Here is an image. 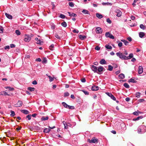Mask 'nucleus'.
<instances>
[{
  "label": "nucleus",
  "instance_id": "25",
  "mask_svg": "<svg viewBox=\"0 0 146 146\" xmlns=\"http://www.w3.org/2000/svg\"><path fill=\"white\" fill-rule=\"evenodd\" d=\"M48 116L46 117H45L44 116H42L41 118V121H44V120H47L48 119Z\"/></svg>",
  "mask_w": 146,
  "mask_h": 146
},
{
  "label": "nucleus",
  "instance_id": "55",
  "mask_svg": "<svg viewBox=\"0 0 146 146\" xmlns=\"http://www.w3.org/2000/svg\"><path fill=\"white\" fill-rule=\"evenodd\" d=\"M41 40L40 39H39L36 42V43L38 44H41Z\"/></svg>",
  "mask_w": 146,
  "mask_h": 146
},
{
  "label": "nucleus",
  "instance_id": "50",
  "mask_svg": "<svg viewBox=\"0 0 146 146\" xmlns=\"http://www.w3.org/2000/svg\"><path fill=\"white\" fill-rule=\"evenodd\" d=\"M95 49L98 50H99L100 49V48L98 46H96L95 47Z\"/></svg>",
  "mask_w": 146,
  "mask_h": 146
},
{
  "label": "nucleus",
  "instance_id": "54",
  "mask_svg": "<svg viewBox=\"0 0 146 146\" xmlns=\"http://www.w3.org/2000/svg\"><path fill=\"white\" fill-rule=\"evenodd\" d=\"M47 61L46 59V58H44L43 59V63H46L47 62Z\"/></svg>",
  "mask_w": 146,
  "mask_h": 146
},
{
  "label": "nucleus",
  "instance_id": "2",
  "mask_svg": "<svg viewBox=\"0 0 146 146\" xmlns=\"http://www.w3.org/2000/svg\"><path fill=\"white\" fill-rule=\"evenodd\" d=\"M116 55L117 56L119 57V58L123 60H125L126 58V56L123 55L121 52H119L116 53Z\"/></svg>",
  "mask_w": 146,
  "mask_h": 146
},
{
  "label": "nucleus",
  "instance_id": "12",
  "mask_svg": "<svg viewBox=\"0 0 146 146\" xmlns=\"http://www.w3.org/2000/svg\"><path fill=\"white\" fill-rule=\"evenodd\" d=\"M21 112L25 114H28L29 112L28 111L26 110H21Z\"/></svg>",
  "mask_w": 146,
  "mask_h": 146
},
{
  "label": "nucleus",
  "instance_id": "51",
  "mask_svg": "<svg viewBox=\"0 0 146 146\" xmlns=\"http://www.w3.org/2000/svg\"><path fill=\"white\" fill-rule=\"evenodd\" d=\"M134 115H139V113L137 111H135L133 113Z\"/></svg>",
  "mask_w": 146,
  "mask_h": 146
},
{
  "label": "nucleus",
  "instance_id": "41",
  "mask_svg": "<svg viewBox=\"0 0 146 146\" xmlns=\"http://www.w3.org/2000/svg\"><path fill=\"white\" fill-rule=\"evenodd\" d=\"M70 15H71V17H76L77 16V15L76 14H75L74 13H71Z\"/></svg>",
  "mask_w": 146,
  "mask_h": 146
},
{
  "label": "nucleus",
  "instance_id": "30",
  "mask_svg": "<svg viewBox=\"0 0 146 146\" xmlns=\"http://www.w3.org/2000/svg\"><path fill=\"white\" fill-rule=\"evenodd\" d=\"M11 115H10L11 117H13L15 115V112L12 110L11 111Z\"/></svg>",
  "mask_w": 146,
  "mask_h": 146
},
{
  "label": "nucleus",
  "instance_id": "7",
  "mask_svg": "<svg viewBox=\"0 0 146 146\" xmlns=\"http://www.w3.org/2000/svg\"><path fill=\"white\" fill-rule=\"evenodd\" d=\"M102 29L100 27H97L96 28V31L98 34L102 33Z\"/></svg>",
  "mask_w": 146,
  "mask_h": 146
},
{
  "label": "nucleus",
  "instance_id": "59",
  "mask_svg": "<svg viewBox=\"0 0 146 146\" xmlns=\"http://www.w3.org/2000/svg\"><path fill=\"white\" fill-rule=\"evenodd\" d=\"M106 94L108 96H109V97H111V96H112V94L111 93H108V92H107L106 93Z\"/></svg>",
  "mask_w": 146,
  "mask_h": 146
},
{
  "label": "nucleus",
  "instance_id": "11",
  "mask_svg": "<svg viewBox=\"0 0 146 146\" xmlns=\"http://www.w3.org/2000/svg\"><path fill=\"white\" fill-rule=\"evenodd\" d=\"M99 89V88L98 86H94L92 87V90L93 91H95L98 90Z\"/></svg>",
  "mask_w": 146,
  "mask_h": 146
},
{
  "label": "nucleus",
  "instance_id": "3",
  "mask_svg": "<svg viewBox=\"0 0 146 146\" xmlns=\"http://www.w3.org/2000/svg\"><path fill=\"white\" fill-rule=\"evenodd\" d=\"M31 39V36L29 35H25L24 36V40L26 42H29Z\"/></svg>",
  "mask_w": 146,
  "mask_h": 146
},
{
  "label": "nucleus",
  "instance_id": "10",
  "mask_svg": "<svg viewBox=\"0 0 146 146\" xmlns=\"http://www.w3.org/2000/svg\"><path fill=\"white\" fill-rule=\"evenodd\" d=\"M143 72V68L142 66H140L139 67L138 73L139 74H142Z\"/></svg>",
  "mask_w": 146,
  "mask_h": 146
},
{
  "label": "nucleus",
  "instance_id": "18",
  "mask_svg": "<svg viewBox=\"0 0 146 146\" xmlns=\"http://www.w3.org/2000/svg\"><path fill=\"white\" fill-rule=\"evenodd\" d=\"M79 38L81 40H83L86 38L85 36H82L81 35H80L79 36Z\"/></svg>",
  "mask_w": 146,
  "mask_h": 146
},
{
  "label": "nucleus",
  "instance_id": "44",
  "mask_svg": "<svg viewBox=\"0 0 146 146\" xmlns=\"http://www.w3.org/2000/svg\"><path fill=\"white\" fill-rule=\"evenodd\" d=\"M54 47V45L53 44H52L50 46H49V48L51 50H52L53 49L52 48H53Z\"/></svg>",
  "mask_w": 146,
  "mask_h": 146
},
{
  "label": "nucleus",
  "instance_id": "16",
  "mask_svg": "<svg viewBox=\"0 0 146 146\" xmlns=\"http://www.w3.org/2000/svg\"><path fill=\"white\" fill-rule=\"evenodd\" d=\"M5 15L6 16V17L8 19H12L13 17L11 15H10L9 14L7 13H5Z\"/></svg>",
  "mask_w": 146,
  "mask_h": 146
},
{
  "label": "nucleus",
  "instance_id": "47",
  "mask_svg": "<svg viewBox=\"0 0 146 146\" xmlns=\"http://www.w3.org/2000/svg\"><path fill=\"white\" fill-rule=\"evenodd\" d=\"M68 108L69 109H74V106H70L69 105Z\"/></svg>",
  "mask_w": 146,
  "mask_h": 146
},
{
  "label": "nucleus",
  "instance_id": "24",
  "mask_svg": "<svg viewBox=\"0 0 146 146\" xmlns=\"http://www.w3.org/2000/svg\"><path fill=\"white\" fill-rule=\"evenodd\" d=\"M96 15L97 17L99 19H101L103 17L102 15L100 14L99 13H96Z\"/></svg>",
  "mask_w": 146,
  "mask_h": 146
},
{
  "label": "nucleus",
  "instance_id": "64",
  "mask_svg": "<svg viewBox=\"0 0 146 146\" xmlns=\"http://www.w3.org/2000/svg\"><path fill=\"white\" fill-rule=\"evenodd\" d=\"M125 100L127 102H129L130 101V98L127 97L125 98Z\"/></svg>",
  "mask_w": 146,
  "mask_h": 146
},
{
  "label": "nucleus",
  "instance_id": "23",
  "mask_svg": "<svg viewBox=\"0 0 146 146\" xmlns=\"http://www.w3.org/2000/svg\"><path fill=\"white\" fill-rule=\"evenodd\" d=\"M62 104L64 108H68L69 105L67 104L66 103L63 102L62 103Z\"/></svg>",
  "mask_w": 146,
  "mask_h": 146
},
{
  "label": "nucleus",
  "instance_id": "6",
  "mask_svg": "<svg viewBox=\"0 0 146 146\" xmlns=\"http://www.w3.org/2000/svg\"><path fill=\"white\" fill-rule=\"evenodd\" d=\"M92 70L94 71V73L97 72L98 70L97 67L94 65H92L91 66V67Z\"/></svg>",
  "mask_w": 146,
  "mask_h": 146
},
{
  "label": "nucleus",
  "instance_id": "4",
  "mask_svg": "<svg viewBox=\"0 0 146 146\" xmlns=\"http://www.w3.org/2000/svg\"><path fill=\"white\" fill-rule=\"evenodd\" d=\"M88 141L90 143H96L98 142V140L97 139H96L94 137L92 138L91 140L88 139Z\"/></svg>",
  "mask_w": 146,
  "mask_h": 146
},
{
  "label": "nucleus",
  "instance_id": "46",
  "mask_svg": "<svg viewBox=\"0 0 146 146\" xmlns=\"http://www.w3.org/2000/svg\"><path fill=\"white\" fill-rule=\"evenodd\" d=\"M69 94L68 92H66L64 93V96L67 97L69 96Z\"/></svg>",
  "mask_w": 146,
  "mask_h": 146
},
{
  "label": "nucleus",
  "instance_id": "20",
  "mask_svg": "<svg viewBox=\"0 0 146 146\" xmlns=\"http://www.w3.org/2000/svg\"><path fill=\"white\" fill-rule=\"evenodd\" d=\"M106 63V62L105 60L104 59H102L100 61V63L102 64H105Z\"/></svg>",
  "mask_w": 146,
  "mask_h": 146
},
{
  "label": "nucleus",
  "instance_id": "49",
  "mask_svg": "<svg viewBox=\"0 0 146 146\" xmlns=\"http://www.w3.org/2000/svg\"><path fill=\"white\" fill-rule=\"evenodd\" d=\"M111 99H112L113 100H116V98L114 96H113V95H112V96H111Z\"/></svg>",
  "mask_w": 146,
  "mask_h": 146
},
{
  "label": "nucleus",
  "instance_id": "28",
  "mask_svg": "<svg viewBox=\"0 0 146 146\" xmlns=\"http://www.w3.org/2000/svg\"><path fill=\"white\" fill-rule=\"evenodd\" d=\"M35 88H34L32 87H29L28 88V90H30L31 91H34L35 90Z\"/></svg>",
  "mask_w": 146,
  "mask_h": 146
},
{
  "label": "nucleus",
  "instance_id": "38",
  "mask_svg": "<svg viewBox=\"0 0 146 146\" xmlns=\"http://www.w3.org/2000/svg\"><path fill=\"white\" fill-rule=\"evenodd\" d=\"M51 26V28L52 29H55V25L53 23H51L50 24Z\"/></svg>",
  "mask_w": 146,
  "mask_h": 146
},
{
  "label": "nucleus",
  "instance_id": "33",
  "mask_svg": "<svg viewBox=\"0 0 146 146\" xmlns=\"http://www.w3.org/2000/svg\"><path fill=\"white\" fill-rule=\"evenodd\" d=\"M142 118V116L138 117L137 118L133 119V120L134 121H137L139 120L140 119H141Z\"/></svg>",
  "mask_w": 146,
  "mask_h": 146
},
{
  "label": "nucleus",
  "instance_id": "1",
  "mask_svg": "<svg viewBox=\"0 0 146 146\" xmlns=\"http://www.w3.org/2000/svg\"><path fill=\"white\" fill-rule=\"evenodd\" d=\"M146 131V127L143 125L139 126L137 129V132L139 133H143Z\"/></svg>",
  "mask_w": 146,
  "mask_h": 146
},
{
  "label": "nucleus",
  "instance_id": "61",
  "mask_svg": "<svg viewBox=\"0 0 146 146\" xmlns=\"http://www.w3.org/2000/svg\"><path fill=\"white\" fill-rule=\"evenodd\" d=\"M32 83L34 85H36L37 84V82L36 80H34L32 82Z\"/></svg>",
  "mask_w": 146,
  "mask_h": 146
},
{
  "label": "nucleus",
  "instance_id": "21",
  "mask_svg": "<svg viewBox=\"0 0 146 146\" xmlns=\"http://www.w3.org/2000/svg\"><path fill=\"white\" fill-rule=\"evenodd\" d=\"M50 129L49 128H45L44 130V132L46 133H48L50 131Z\"/></svg>",
  "mask_w": 146,
  "mask_h": 146
},
{
  "label": "nucleus",
  "instance_id": "40",
  "mask_svg": "<svg viewBox=\"0 0 146 146\" xmlns=\"http://www.w3.org/2000/svg\"><path fill=\"white\" fill-rule=\"evenodd\" d=\"M59 17L62 19H64L66 16L65 15L62 14H60Z\"/></svg>",
  "mask_w": 146,
  "mask_h": 146
},
{
  "label": "nucleus",
  "instance_id": "62",
  "mask_svg": "<svg viewBox=\"0 0 146 146\" xmlns=\"http://www.w3.org/2000/svg\"><path fill=\"white\" fill-rule=\"evenodd\" d=\"M10 46L11 48H13L15 47V45L13 44H10Z\"/></svg>",
  "mask_w": 146,
  "mask_h": 146
},
{
  "label": "nucleus",
  "instance_id": "52",
  "mask_svg": "<svg viewBox=\"0 0 146 146\" xmlns=\"http://www.w3.org/2000/svg\"><path fill=\"white\" fill-rule=\"evenodd\" d=\"M118 46L119 47H121L122 46V43L121 42H119L118 44Z\"/></svg>",
  "mask_w": 146,
  "mask_h": 146
},
{
  "label": "nucleus",
  "instance_id": "45",
  "mask_svg": "<svg viewBox=\"0 0 146 146\" xmlns=\"http://www.w3.org/2000/svg\"><path fill=\"white\" fill-rule=\"evenodd\" d=\"M72 32L74 33H79V31L77 30L74 29L73 30Z\"/></svg>",
  "mask_w": 146,
  "mask_h": 146
},
{
  "label": "nucleus",
  "instance_id": "9",
  "mask_svg": "<svg viewBox=\"0 0 146 146\" xmlns=\"http://www.w3.org/2000/svg\"><path fill=\"white\" fill-rule=\"evenodd\" d=\"M104 69V67L101 66H100L98 68V70L97 71V73H99V72H101L103 71V70Z\"/></svg>",
  "mask_w": 146,
  "mask_h": 146
},
{
  "label": "nucleus",
  "instance_id": "29",
  "mask_svg": "<svg viewBox=\"0 0 146 146\" xmlns=\"http://www.w3.org/2000/svg\"><path fill=\"white\" fill-rule=\"evenodd\" d=\"M105 47L108 49H111L112 48V47L111 46L109 45H106L105 46Z\"/></svg>",
  "mask_w": 146,
  "mask_h": 146
},
{
  "label": "nucleus",
  "instance_id": "34",
  "mask_svg": "<svg viewBox=\"0 0 146 146\" xmlns=\"http://www.w3.org/2000/svg\"><path fill=\"white\" fill-rule=\"evenodd\" d=\"M15 33L17 35H21L20 32L18 30H17L15 31Z\"/></svg>",
  "mask_w": 146,
  "mask_h": 146
},
{
  "label": "nucleus",
  "instance_id": "36",
  "mask_svg": "<svg viewBox=\"0 0 146 146\" xmlns=\"http://www.w3.org/2000/svg\"><path fill=\"white\" fill-rule=\"evenodd\" d=\"M140 28H141L143 30L145 29V26L144 25H143V24H141L140 25Z\"/></svg>",
  "mask_w": 146,
  "mask_h": 146
},
{
  "label": "nucleus",
  "instance_id": "56",
  "mask_svg": "<svg viewBox=\"0 0 146 146\" xmlns=\"http://www.w3.org/2000/svg\"><path fill=\"white\" fill-rule=\"evenodd\" d=\"M83 92L85 95H88L89 94V93L88 91H83Z\"/></svg>",
  "mask_w": 146,
  "mask_h": 146
},
{
  "label": "nucleus",
  "instance_id": "63",
  "mask_svg": "<svg viewBox=\"0 0 146 146\" xmlns=\"http://www.w3.org/2000/svg\"><path fill=\"white\" fill-rule=\"evenodd\" d=\"M8 88L11 91H13L14 90V88H11V87H8Z\"/></svg>",
  "mask_w": 146,
  "mask_h": 146
},
{
  "label": "nucleus",
  "instance_id": "48",
  "mask_svg": "<svg viewBox=\"0 0 146 146\" xmlns=\"http://www.w3.org/2000/svg\"><path fill=\"white\" fill-rule=\"evenodd\" d=\"M55 37L57 38L58 39H60V37L57 34H55Z\"/></svg>",
  "mask_w": 146,
  "mask_h": 146
},
{
  "label": "nucleus",
  "instance_id": "35",
  "mask_svg": "<svg viewBox=\"0 0 146 146\" xmlns=\"http://www.w3.org/2000/svg\"><path fill=\"white\" fill-rule=\"evenodd\" d=\"M124 86L126 88H129V85L126 83H125L123 84Z\"/></svg>",
  "mask_w": 146,
  "mask_h": 146
},
{
  "label": "nucleus",
  "instance_id": "37",
  "mask_svg": "<svg viewBox=\"0 0 146 146\" xmlns=\"http://www.w3.org/2000/svg\"><path fill=\"white\" fill-rule=\"evenodd\" d=\"M3 28L2 26H0V33H3Z\"/></svg>",
  "mask_w": 146,
  "mask_h": 146
},
{
  "label": "nucleus",
  "instance_id": "13",
  "mask_svg": "<svg viewBox=\"0 0 146 146\" xmlns=\"http://www.w3.org/2000/svg\"><path fill=\"white\" fill-rule=\"evenodd\" d=\"M129 82H131L133 83H136L137 82V81L135 80L134 78H131L130 79L129 81Z\"/></svg>",
  "mask_w": 146,
  "mask_h": 146
},
{
  "label": "nucleus",
  "instance_id": "39",
  "mask_svg": "<svg viewBox=\"0 0 146 146\" xmlns=\"http://www.w3.org/2000/svg\"><path fill=\"white\" fill-rule=\"evenodd\" d=\"M48 77L49 79V81L50 82L54 80V78L50 76H48Z\"/></svg>",
  "mask_w": 146,
  "mask_h": 146
},
{
  "label": "nucleus",
  "instance_id": "42",
  "mask_svg": "<svg viewBox=\"0 0 146 146\" xmlns=\"http://www.w3.org/2000/svg\"><path fill=\"white\" fill-rule=\"evenodd\" d=\"M31 115H29L26 116V118H27L28 120H30L31 119Z\"/></svg>",
  "mask_w": 146,
  "mask_h": 146
},
{
  "label": "nucleus",
  "instance_id": "17",
  "mask_svg": "<svg viewBox=\"0 0 146 146\" xmlns=\"http://www.w3.org/2000/svg\"><path fill=\"white\" fill-rule=\"evenodd\" d=\"M119 77L120 79H123L125 78V76L124 74L121 73L119 75Z\"/></svg>",
  "mask_w": 146,
  "mask_h": 146
},
{
  "label": "nucleus",
  "instance_id": "31",
  "mask_svg": "<svg viewBox=\"0 0 146 146\" xmlns=\"http://www.w3.org/2000/svg\"><path fill=\"white\" fill-rule=\"evenodd\" d=\"M135 96L138 98H139L140 96V93L139 92L136 93L135 94Z\"/></svg>",
  "mask_w": 146,
  "mask_h": 146
},
{
  "label": "nucleus",
  "instance_id": "15",
  "mask_svg": "<svg viewBox=\"0 0 146 146\" xmlns=\"http://www.w3.org/2000/svg\"><path fill=\"white\" fill-rule=\"evenodd\" d=\"M145 35V33L143 32H140L139 33V36L141 38H143Z\"/></svg>",
  "mask_w": 146,
  "mask_h": 146
},
{
  "label": "nucleus",
  "instance_id": "27",
  "mask_svg": "<svg viewBox=\"0 0 146 146\" xmlns=\"http://www.w3.org/2000/svg\"><path fill=\"white\" fill-rule=\"evenodd\" d=\"M113 67L111 65H109L108 66V70L110 71H111L113 70Z\"/></svg>",
  "mask_w": 146,
  "mask_h": 146
},
{
  "label": "nucleus",
  "instance_id": "8",
  "mask_svg": "<svg viewBox=\"0 0 146 146\" xmlns=\"http://www.w3.org/2000/svg\"><path fill=\"white\" fill-rule=\"evenodd\" d=\"M23 103L22 101H19L15 105V106L16 107H19L21 106L22 105Z\"/></svg>",
  "mask_w": 146,
  "mask_h": 146
},
{
  "label": "nucleus",
  "instance_id": "5",
  "mask_svg": "<svg viewBox=\"0 0 146 146\" xmlns=\"http://www.w3.org/2000/svg\"><path fill=\"white\" fill-rule=\"evenodd\" d=\"M106 36V37H109L110 38L114 39V36L109 32H106L105 34Z\"/></svg>",
  "mask_w": 146,
  "mask_h": 146
},
{
  "label": "nucleus",
  "instance_id": "19",
  "mask_svg": "<svg viewBox=\"0 0 146 146\" xmlns=\"http://www.w3.org/2000/svg\"><path fill=\"white\" fill-rule=\"evenodd\" d=\"M82 12L84 14H89V12L88 11V10H85V9H83L82 11Z\"/></svg>",
  "mask_w": 146,
  "mask_h": 146
},
{
  "label": "nucleus",
  "instance_id": "14",
  "mask_svg": "<svg viewBox=\"0 0 146 146\" xmlns=\"http://www.w3.org/2000/svg\"><path fill=\"white\" fill-rule=\"evenodd\" d=\"M133 57V54L132 53L130 54L129 56H126V58L125 60H127L128 59H130L132 58Z\"/></svg>",
  "mask_w": 146,
  "mask_h": 146
},
{
  "label": "nucleus",
  "instance_id": "58",
  "mask_svg": "<svg viewBox=\"0 0 146 146\" xmlns=\"http://www.w3.org/2000/svg\"><path fill=\"white\" fill-rule=\"evenodd\" d=\"M127 39L130 42H131V41H132V38H131L130 37H128L127 38Z\"/></svg>",
  "mask_w": 146,
  "mask_h": 146
},
{
  "label": "nucleus",
  "instance_id": "32",
  "mask_svg": "<svg viewBox=\"0 0 146 146\" xmlns=\"http://www.w3.org/2000/svg\"><path fill=\"white\" fill-rule=\"evenodd\" d=\"M121 14H122L121 12L120 11H118V12H117V13L116 15L117 17H120L121 16Z\"/></svg>",
  "mask_w": 146,
  "mask_h": 146
},
{
  "label": "nucleus",
  "instance_id": "57",
  "mask_svg": "<svg viewBox=\"0 0 146 146\" xmlns=\"http://www.w3.org/2000/svg\"><path fill=\"white\" fill-rule=\"evenodd\" d=\"M107 22L109 23L110 24L111 23V21L110 19H107Z\"/></svg>",
  "mask_w": 146,
  "mask_h": 146
},
{
  "label": "nucleus",
  "instance_id": "60",
  "mask_svg": "<svg viewBox=\"0 0 146 146\" xmlns=\"http://www.w3.org/2000/svg\"><path fill=\"white\" fill-rule=\"evenodd\" d=\"M81 81L82 82H85L86 81V80L85 78H83L81 80Z\"/></svg>",
  "mask_w": 146,
  "mask_h": 146
},
{
  "label": "nucleus",
  "instance_id": "43",
  "mask_svg": "<svg viewBox=\"0 0 146 146\" xmlns=\"http://www.w3.org/2000/svg\"><path fill=\"white\" fill-rule=\"evenodd\" d=\"M69 6L71 7H72L74 6V5L73 3L72 2H70L69 3Z\"/></svg>",
  "mask_w": 146,
  "mask_h": 146
},
{
  "label": "nucleus",
  "instance_id": "26",
  "mask_svg": "<svg viewBox=\"0 0 146 146\" xmlns=\"http://www.w3.org/2000/svg\"><path fill=\"white\" fill-rule=\"evenodd\" d=\"M61 25L62 26L64 27H66L67 26V23L65 21H64L62 23H61Z\"/></svg>",
  "mask_w": 146,
  "mask_h": 146
},
{
  "label": "nucleus",
  "instance_id": "22",
  "mask_svg": "<svg viewBox=\"0 0 146 146\" xmlns=\"http://www.w3.org/2000/svg\"><path fill=\"white\" fill-rule=\"evenodd\" d=\"M121 41L123 42L126 45H128L129 42L127 40H121Z\"/></svg>",
  "mask_w": 146,
  "mask_h": 146
},
{
  "label": "nucleus",
  "instance_id": "53",
  "mask_svg": "<svg viewBox=\"0 0 146 146\" xmlns=\"http://www.w3.org/2000/svg\"><path fill=\"white\" fill-rule=\"evenodd\" d=\"M10 48V47L9 46H5L4 48L5 50L9 49Z\"/></svg>",
  "mask_w": 146,
  "mask_h": 146
}]
</instances>
